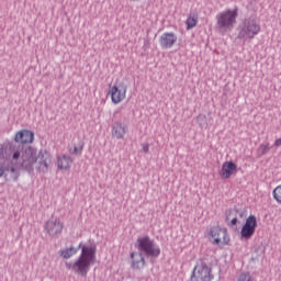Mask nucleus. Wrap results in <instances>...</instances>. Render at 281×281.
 Segmentation results:
<instances>
[{
    "mask_svg": "<svg viewBox=\"0 0 281 281\" xmlns=\"http://www.w3.org/2000/svg\"><path fill=\"white\" fill-rule=\"evenodd\" d=\"M11 159L19 164L27 172H34V168L37 172H47L49 166H52V154L47 150H36V148L29 146L13 147L11 151Z\"/></svg>",
    "mask_w": 281,
    "mask_h": 281,
    "instance_id": "nucleus-1",
    "label": "nucleus"
},
{
    "mask_svg": "<svg viewBox=\"0 0 281 281\" xmlns=\"http://www.w3.org/2000/svg\"><path fill=\"white\" fill-rule=\"evenodd\" d=\"M81 254L74 262H66V269L77 273V276H81L82 278H87L91 266L95 265V254L98 248L93 245H82L80 244Z\"/></svg>",
    "mask_w": 281,
    "mask_h": 281,
    "instance_id": "nucleus-2",
    "label": "nucleus"
},
{
    "mask_svg": "<svg viewBox=\"0 0 281 281\" xmlns=\"http://www.w3.org/2000/svg\"><path fill=\"white\" fill-rule=\"evenodd\" d=\"M261 27L258 20L254 18L245 19L239 25L238 38L239 41H254L260 34Z\"/></svg>",
    "mask_w": 281,
    "mask_h": 281,
    "instance_id": "nucleus-3",
    "label": "nucleus"
},
{
    "mask_svg": "<svg viewBox=\"0 0 281 281\" xmlns=\"http://www.w3.org/2000/svg\"><path fill=\"white\" fill-rule=\"evenodd\" d=\"M238 19V9H226L216 15V25L218 30H232Z\"/></svg>",
    "mask_w": 281,
    "mask_h": 281,
    "instance_id": "nucleus-4",
    "label": "nucleus"
},
{
    "mask_svg": "<svg viewBox=\"0 0 281 281\" xmlns=\"http://www.w3.org/2000/svg\"><path fill=\"white\" fill-rule=\"evenodd\" d=\"M127 92L128 86L124 81H116L110 86L108 95L111 98L112 104H122L126 100Z\"/></svg>",
    "mask_w": 281,
    "mask_h": 281,
    "instance_id": "nucleus-5",
    "label": "nucleus"
},
{
    "mask_svg": "<svg viewBox=\"0 0 281 281\" xmlns=\"http://www.w3.org/2000/svg\"><path fill=\"white\" fill-rule=\"evenodd\" d=\"M137 249L145 256H151L153 258H157L161 254L159 246L155 245V241L148 236L137 239Z\"/></svg>",
    "mask_w": 281,
    "mask_h": 281,
    "instance_id": "nucleus-6",
    "label": "nucleus"
},
{
    "mask_svg": "<svg viewBox=\"0 0 281 281\" xmlns=\"http://www.w3.org/2000/svg\"><path fill=\"white\" fill-rule=\"evenodd\" d=\"M210 237L212 238L213 245H220L221 247H225L232 243L229 237V233L227 228L221 226H213L210 229Z\"/></svg>",
    "mask_w": 281,
    "mask_h": 281,
    "instance_id": "nucleus-7",
    "label": "nucleus"
},
{
    "mask_svg": "<svg viewBox=\"0 0 281 281\" xmlns=\"http://www.w3.org/2000/svg\"><path fill=\"white\" fill-rule=\"evenodd\" d=\"M214 280V273H212V267L205 262L196 263L191 274V281H212Z\"/></svg>",
    "mask_w": 281,
    "mask_h": 281,
    "instance_id": "nucleus-8",
    "label": "nucleus"
},
{
    "mask_svg": "<svg viewBox=\"0 0 281 281\" xmlns=\"http://www.w3.org/2000/svg\"><path fill=\"white\" fill-rule=\"evenodd\" d=\"M63 229H65V223L60 217L52 216L44 224V232L50 238H56V236H60L63 234Z\"/></svg>",
    "mask_w": 281,
    "mask_h": 281,
    "instance_id": "nucleus-9",
    "label": "nucleus"
},
{
    "mask_svg": "<svg viewBox=\"0 0 281 281\" xmlns=\"http://www.w3.org/2000/svg\"><path fill=\"white\" fill-rule=\"evenodd\" d=\"M256 227H258V220L256 218V215L248 216L240 231L241 238L249 240V238L256 234Z\"/></svg>",
    "mask_w": 281,
    "mask_h": 281,
    "instance_id": "nucleus-10",
    "label": "nucleus"
},
{
    "mask_svg": "<svg viewBox=\"0 0 281 281\" xmlns=\"http://www.w3.org/2000/svg\"><path fill=\"white\" fill-rule=\"evenodd\" d=\"M177 34L175 32H165L159 37V45L162 49H172L177 45Z\"/></svg>",
    "mask_w": 281,
    "mask_h": 281,
    "instance_id": "nucleus-11",
    "label": "nucleus"
},
{
    "mask_svg": "<svg viewBox=\"0 0 281 281\" xmlns=\"http://www.w3.org/2000/svg\"><path fill=\"white\" fill-rule=\"evenodd\" d=\"M236 172H238V165L234 161H225L222 165L220 177L221 179H232Z\"/></svg>",
    "mask_w": 281,
    "mask_h": 281,
    "instance_id": "nucleus-12",
    "label": "nucleus"
},
{
    "mask_svg": "<svg viewBox=\"0 0 281 281\" xmlns=\"http://www.w3.org/2000/svg\"><path fill=\"white\" fill-rule=\"evenodd\" d=\"M111 133L114 139H124L128 133V125L117 121L113 123Z\"/></svg>",
    "mask_w": 281,
    "mask_h": 281,
    "instance_id": "nucleus-13",
    "label": "nucleus"
},
{
    "mask_svg": "<svg viewBox=\"0 0 281 281\" xmlns=\"http://www.w3.org/2000/svg\"><path fill=\"white\" fill-rule=\"evenodd\" d=\"M14 142L18 144H32V142H34V132L29 130H21L16 132Z\"/></svg>",
    "mask_w": 281,
    "mask_h": 281,
    "instance_id": "nucleus-14",
    "label": "nucleus"
},
{
    "mask_svg": "<svg viewBox=\"0 0 281 281\" xmlns=\"http://www.w3.org/2000/svg\"><path fill=\"white\" fill-rule=\"evenodd\" d=\"M132 269L134 271H140L146 267V259L142 252H131Z\"/></svg>",
    "mask_w": 281,
    "mask_h": 281,
    "instance_id": "nucleus-15",
    "label": "nucleus"
},
{
    "mask_svg": "<svg viewBox=\"0 0 281 281\" xmlns=\"http://www.w3.org/2000/svg\"><path fill=\"white\" fill-rule=\"evenodd\" d=\"M72 164L74 159H71L69 155L63 154L57 156L56 166L58 170L67 171L71 168Z\"/></svg>",
    "mask_w": 281,
    "mask_h": 281,
    "instance_id": "nucleus-16",
    "label": "nucleus"
},
{
    "mask_svg": "<svg viewBox=\"0 0 281 281\" xmlns=\"http://www.w3.org/2000/svg\"><path fill=\"white\" fill-rule=\"evenodd\" d=\"M199 24V13H190L186 20L187 30H194Z\"/></svg>",
    "mask_w": 281,
    "mask_h": 281,
    "instance_id": "nucleus-17",
    "label": "nucleus"
},
{
    "mask_svg": "<svg viewBox=\"0 0 281 281\" xmlns=\"http://www.w3.org/2000/svg\"><path fill=\"white\" fill-rule=\"evenodd\" d=\"M82 150H85V142L82 140L68 147L69 155H82Z\"/></svg>",
    "mask_w": 281,
    "mask_h": 281,
    "instance_id": "nucleus-18",
    "label": "nucleus"
},
{
    "mask_svg": "<svg viewBox=\"0 0 281 281\" xmlns=\"http://www.w3.org/2000/svg\"><path fill=\"white\" fill-rule=\"evenodd\" d=\"M76 254H78V248H76V247L64 248V249L59 250V255L65 260H69V258H74V256H76Z\"/></svg>",
    "mask_w": 281,
    "mask_h": 281,
    "instance_id": "nucleus-19",
    "label": "nucleus"
},
{
    "mask_svg": "<svg viewBox=\"0 0 281 281\" xmlns=\"http://www.w3.org/2000/svg\"><path fill=\"white\" fill-rule=\"evenodd\" d=\"M272 196L279 205H281V184L277 186L272 191Z\"/></svg>",
    "mask_w": 281,
    "mask_h": 281,
    "instance_id": "nucleus-20",
    "label": "nucleus"
},
{
    "mask_svg": "<svg viewBox=\"0 0 281 281\" xmlns=\"http://www.w3.org/2000/svg\"><path fill=\"white\" fill-rule=\"evenodd\" d=\"M260 155H267V153H269V150H271V144L269 142L262 143L259 145L258 148Z\"/></svg>",
    "mask_w": 281,
    "mask_h": 281,
    "instance_id": "nucleus-21",
    "label": "nucleus"
},
{
    "mask_svg": "<svg viewBox=\"0 0 281 281\" xmlns=\"http://www.w3.org/2000/svg\"><path fill=\"white\" fill-rule=\"evenodd\" d=\"M237 281H254V278L249 272H241L237 278Z\"/></svg>",
    "mask_w": 281,
    "mask_h": 281,
    "instance_id": "nucleus-22",
    "label": "nucleus"
},
{
    "mask_svg": "<svg viewBox=\"0 0 281 281\" xmlns=\"http://www.w3.org/2000/svg\"><path fill=\"white\" fill-rule=\"evenodd\" d=\"M274 146H276L277 148H280V146H281V137H280V138H277V139L274 140Z\"/></svg>",
    "mask_w": 281,
    "mask_h": 281,
    "instance_id": "nucleus-23",
    "label": "nucleus"
},
{
    "mask_svg": "<svg viewBox=\"0 0 281 281\" xmlns=\"http://www.w3.org/2000/svg\"><path fill=\"white\" fill-rule=\"evenodd\" d=\"M5 175V168L0 165V179Z\"/></svg>",
    "mask_w": 281,
    "mask_h": 281,
    "instance_id": "nucleus-24",
    "label": "nucleus"
},
{
    "mask_svg": "<svg viewBox=\"0 0 281 281\" xmlns=\"http://www.w3.org/2000/svg\"><path fill=\"white\" fill-rule=\"evenodd\" d=\"M150 150V147L148 144L143 145V153H148Z\"/></svg>",
    "mask_w": 281,
    "mask_h": 281,
    "instance_id": "nucleus-25",
    "label": "nucleus"
},
{
    "mask_svg": "<svg viewBox=\"0 0 281 281\" xmlns=\"http://www.w3.org/2000/svg\"><path fill=\"white\" fill-rule=\"evenodd\" d=\"M231 225H238V218L237 217H233L231 220Z\"/></svg>",
    "mask_w": 281,
    "mask_h": 281,
    "instance_id": "nucleus-26",
    "label": "nucleus"
},
{
    "mask_svg": "<svg viewBox=\"0 0 281 281\" xmlns=\"http://www.w3.org/2000/svg\"><path fill=\"white\" fill-rule=\"evenodd\" d=\"M9 171L11 172V175H16V169L14 167H11Z\"/></svg>",
    "mask_w": 281,
    "mask_h": 281,
    "instance_id": "nucleus-27",
    "label": "nucleus"
},
{
    "mask_svg": "<svg viewBox=\"0 0 281 281\" xmlns=\"http://www.w3.org/2000/svg\"><path fill=\"white\" fill-rule=\"evenodd\" d=\"M130 1H139V0H130Z\"/></svg>",
    "mask_w": 281,
    "mask_h": 281,
    "instance_id": "nucleus-28",
    "label": "nucleus"
},
{
    "mask_svg": "<svg viewBox=\"0 0 281 281\" xmlns=\"http://www.w3.org/2000/svg\"><path fill=\"white\" fill-rule=\"evenodd\" d=\"M13 179H16V176H13Z\"/></svg>",
    "mask_w": 281,
    "mask_h": 281,
    "instance_id": "nucleus-29",
    "label": "nucleus"
},
{
    "mask_svg": "<svg viewBox=\"0 0 281 281\" xmlns=\"http://www.w3.org/2000/svg\"><path fill=\"white\" fill-rule=\"evenodd\" d=\"M227 221H229V216H227Z\"/></svg>",
    "mask_w": 281,
    "mask_h": 281,
    "instance_id": "nucleus-30",
    "label": "nucleus"
}]
</instances>
